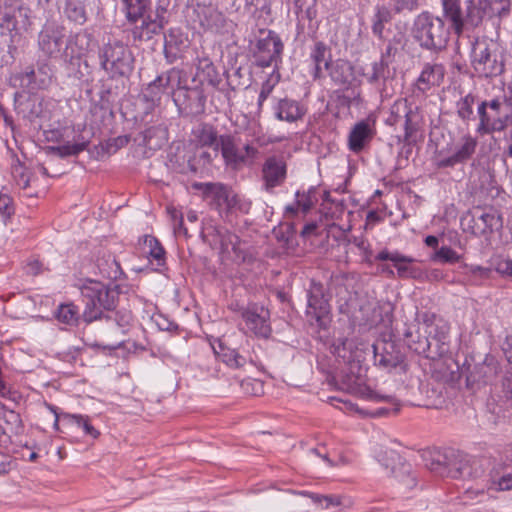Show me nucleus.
Returning a JSON list of instances; mask_svg holds the SVG:
<instances>
[{
    "label": "nucleus",
    "mask_w": 512,
    "mask_h": 512,
    "mask_svg": "<svg viewBox=\"0 0 512 512\" xmlns=\"http://www.w3.org/2000/svg\"><path fill=\"white\" fill-rule=\"evenodd\" d=\"M13 213L14 207L11 197L0 193V219L6 222Z\"/></svg>",
    "instance_id": "8fccbe9b"
},
{
    "label": "nucleus",
    "mask_w": 512,
    "mask_h": 512,
    "mask_svg": "<svg viewBox=\"0 0 512 512\" xmlns=\"http://www.w3.org/2000/svg\"><path fill=\"white\" fill-rule=\"evenodd\" d=\"M415 113L408 105L406 99H398L390 108V116L387 119L389 125H398L403 122L406 137L411 136L415 130Z\"/></svg>",
    "instance_id": "6ab92c4d"
},
{
    "label": "nucleus",
    "mask_w": 512,
    "mask_h": 512,
    "mask_svg": "<svg viewBox=\"0 0 512 512\" xmlns=\"http://www.w3.org/2000/svg\"><path fill=\"white\" fill-rule=\"evenodd\" d=\"M474 102L475 96L472 94H467L457 102V112L463 120H468L472 117Z\"/></svg>",
    "instance_id": "37998d69"
},
{
    "label": "nucleus",
    "mask_w": 512,
    "mask_h": 512,
    "mask_svg": "<svg viewBox=\"0 0 512 512\" xmlns=\"http://www.w3.org/2000/svg\"><path fill=\"white\" fill-rule=\"evenodd\" d=\"M235 198L237 201H236L235 205L233 206L232 211L238 210L242 213H248V211L251 207V202L249 200H247L246 198H244L240 195H237V194H235Z\"/></svg>",
    "instance_id": "680f3d73"
},
{
    "label": "nucleus",
    "mask_w": 512,
    "mask_h": 512,
    "mask_svg": "<svg viewBox=\"0 0 512 512\" xmlns=\"http://www.w3.org/2000/svg\"><path fill=\"white\" fill-rule=\"evenodd\" d=\"M194 135L202 148L215 147V151H217V133L212 126L206 124L200 125L194 130Z\"/></svg>",
    "instance_id": "c756f323"
},
{
    "label": "nucleus",
    "mask_w": 512,
    "mask_h": 512,
    "mask_svg": "<svg viewBox=\"0 0 512 512\" xmlns=\"http://www.w3.org/2000/svg\"><path fill=\"white\" fill-rule=\"evenodd\" d=\"M399 253L398 251H388V250H382L380 251L377 256H376V260L378 261H391L392 263L394 262H397L399 261L401 258H399Z\"/></svg>",
    "instance_id": "052dcab7"
},
{
    "label": "nucleus",
    "mask_w": 512,
    "mask_h": 512,
    "mask_svg": "<svg viewBox=\"0 0 512 512\" xmlns=\"http://www.w3.org/2000/svg\"><path fill=\"white\" fill-rule=\"evenodd\" d=\"M180 79V71L177 69L173 68L162 73L147 86L144 92L145 99L152 104H156L160 102L163 97H172L175 91L180 87Z\"/></svg>",
    "instance_id": "6e6552de"
},
{
    "label": "nucleus",
    "mask_w": 512,
    "mask_h": 512,
    "mask_svg": "<svg viewBox=\"0 0 512 512\" xmlns=\"http://www.w3.org/2000/svg\"><path fill=\"white\" fill-rule=\"evenodd\" d=\"M213 350L230 367H239L244 363V358L236 350L225 347L221 342L218 343L217 347L213 345Z\"/></svg>",
    "instance_id": "2f4dec72"
},
{
    "label": "nucleus",
    "mask_w": 512,
    "mask_h": 512,
    "mask_svg": "<svg viewBox=\"0 0 512 512\" xmlns=\"http://www.w3.org/2000/svg\"><path fill=\"white\" fill-rule=\"evenodd\" d=\"M259 136H256V139L254 142L259 145L260 147L267 146L269 144L281 142L284 137H274V136H267L264 132L262 127H259Z\"/></svg>",
    "instance_id": "4d7b16f0"
},
{
    "label": "nucleus",
    "mask_w": 512,
    "mask_h": 512,
    "mask_svg": "<svg viewBox=\"0 0 512 512\" xmlns=\"http://www.w3.org/2000/svg\"><path fill=\"white\" fill-rule=\"evenodd\" d=\"M343 100L349 107L360 105L362 102L360 89L357 87H353L351 88V90H347L343 94Z\"/></svg>",
    "instance_id": "864d4df0"
},
{
    "label": "nucleus",
    "mask_w": 512,
    "mask_h": 512,
    "mask_svg": "<svg viewBox=\"0 0 512 512\" xmlns=\"http://www.w3.org/2000/svg\"><path fill=\"white\" fill-rule=\"evenodd\" d=\"M100 64L110 77L128 76L133 70V55L120 41H110L99 52Z\"/></svg>",
    "instance_id": "39448f33"
},
{
    "label": "nucleus",
    "mask_w": 512,
    "mask_h": 512,
    "mask_svg": "<svg viewBox=\"0 0 512 512\" xmlns=\"http://www.w3.org/2000/svg\"><path fill=\"white\" fill-rule=\"evenodd\" d=\"M385 69L386 65L382 61L374 62L372 64V72L368 75V81L370 83H375L380 79H383L385 77Z\"/></svg>",
    "instance_id": "6e6d98bb"
},
{
    "label": "nucleus",
    "mask_w": 512,
    "mask_h": 512,
    "mask_svg": "<svg viewBox=\"0 0 512 512\" xmlns=\"http://www.w3.org/2000/svg\"><path fill=\"white\" fill-rule=\"evenodd\" d=\"M310 57L314 62V77L321 76L323 70H328L331 65L330 53L328 47L323 42L315 43Z\"/></svg>",
    "instance_id": "a878e982"
},
{
    "label": "nucleus",
    "mask_w": 512,
    "mask_h": 512,
    "mask_svg": "<svg viewBox=\"0 0 512 512\" xmlns=\"http://www.w3.org/2000/svg\"><path fill=\"white\" fill-rule=\"evenodd\" d=\"M492 266L496 272L505 277L512 278V260L509 258L496 257L492 260Z\"/></svg>",
    "instance_id": "09e8293b"
},
{
    "label": "nucleus",
    "mask_w": 512,
    "mask_h": 512,
    "mask_svg": "<svg viewBox=\"0 0 512 512\" xmlns=\"http://www.w3.org/2000/svg\"><path fill=\"white\" fill-rule=\"evenodd\" d=\"M300 494L310 497L314 504L324 509H327L331 506H338L341 503L340 499L336 496L320 495L306 491L300 492Z\"/></svg>",
    "instance_id": "79ce46f5"
},
{
    "label": "nucleus",
    "mask_w": 512,
    "mask_h": 512,
    "mask_svg": "<svg viewBox=\"0 0 512 512\" xmlns=\"http://www.w3.org/2000/svg\"><path fill=\"white\" fill-rule=\"evenodd\" d=\"M464 268L467 269V275L475 284H480L481 281L488 279L492 271L489 267L474 264H464Z\"/></svg>",
    "instance_id": "ea45409f"
},
{
    "label": "nucleus",
    "mask_w": 512,
    "mask_h": 512,
    "mask_svg": "<svg viewBox=\"0 0 512 512\" xmlns=\"http://www.w3.org/2000/svg\"><path fill=\"white\" fill-rule=\"evenodd\" d=\"M196 69L197 77L200 79V81L207 82L213 86L218 84V73L212 61L208 57L198 58Z\"/></svg>",
    "instance_id": "bb28decb"
},
{
    "label": "nucleus",
    "mask_w": 512,
    "mask_h": 512,
    "mask_svg": "<svg viewBox=\"0 0 512 512\" xmlns=\"http://www.w3.org/2000/svg\"><path fill=\"white\" fill-rule=\"evenodd\" d=\"M272 109L277 120L287 123L301 120L307 112L303 103L287 97L276 100Z\"/></svg>",
    "instance_id": "dca6fc26"
},
{
    "label": "nucleus",
    "mask_w": 512,
    "mask_h": 512,
    "mask_svg": "<svg viewBox=\"0 0 512 512\" xmlns=\"http://www.w3.org/2000/svg\"><path fill=\"white\" fill-rule=\"evenodd\" d=\"M15 463L9 455L0 452V475L11 471Z\"/></svg>",
    "instance_id": "bf43d9fd"
},
{
    "label": "nucleus",
    "mask_w": 512,
    "mask_h": 512,
    "mask_svg": "<svg viewBox=\"0 0 512 512\" xmlns=\"http://www.w3.org/2000/svg\"><path fill=\"white\" fill-rule=\"evenodd\" d=\"M399 258H401L399 261L393 263L398 275L403 278L415 277L416 270L411 266L414 259L401 253H399Z\"/></svg>",
    "instance_id": "a19ab883"
},
{
    "label": "nucleus",
    "mask_w": 512,
    "mask_h": 512,
    "mask_svg": "<svg viewBox=\"0 0 512 512\" xmlns=\"http://www.w3.org/2000/svg\"><path fill=\"white\" fill-rule=\"evenodd\" d=\"M478 145L477 138L471 134H463L453 141L448 148L447 155L440 152L438 159L439 167H453L465 163L474 155Z\"/></svg>",
    "instance_id": "0eeeda50"
},
{
    "label": "nucleus",
    "mask_w": 512,
    "mask_h": 512,
    "mask_svg": "<svg viewBox=\"0 0 512 512\" xmlns=\"http://www.w3.org/2000/svg\"><path fill=\"white\" fill-rule=\"evenodd\" d=\"M0 442L6 437L18 435L22 432V420L18 413L13 410L1 407L0 409Z\"/></svg>",
    "instance_id": "5701e85b"
},
{
    "label": "nucleus",
    "mask_w": 512,
    "mask_h": 512,
    "mask_svg": "<svg viewBox=\"0 0 512 512\" xmlns=\"http://www.w3.org/2000/svg\"><path fill=\"white\" fill-rule=\"evenodd\" d=\"M436 458L430 462V463H426V466L429 470L433 471V472H436V473H439V474H442V470L444 469V466L440 460V454L437 453L436 455Z\"/></svg>",
    "instance_id": "338daca9"
},
{
    "label": "nucleus",
    "mask_w": 512,
    "mask_h": 512,
    "mask_svg": "<svg viewBox=\"0 0 512 512\" xmlns=\"http://www.w3.org/2000/svg\"><path fill=\"white\" fill-rule=\"evenodd\" d=\"M126 10V17L129 22L135 23L143 17L144 12L150 5V0H122Z\"/></svg>",
    "instance_id": "7c9ffc66"
},
{
    "label": "nucleus",
    "mask_w": 512,
    "mask_h": 512,
    "mask_svg": "<svg viewBox=\"0 0 512 512\" xmlns=\"http://www.w3.org/2000/svg\"><path fill=\"white\" fill-rule=\"evenodd\" d=\"M392 9L385 5H378L372 26L373 33L381 37L384 29V24L387 23L392 17Z\"/></svg>",
    "instance_id": "c9c22d12"
},
{
    "label": "nucleus",
    "mask_w": 512,
    "mask_h": 512,
    "mask_svg": "<svg viewBox=\"0 0 512 512\" xmlns=\"http://www.w3.org/2000/svg\"><path fill=\"white\" fill-rule=\"evenodd\" d=\"M27 272L36 275L40 272L41 263L37 259L30 260L26 266Z\"/></svg>",
    "instance_id": "774afa93"
},
{
    "label": "nucleus",
    "mask_w": 512,
    "mask_h": 512,
    "mask_svg": "<svg viewBox=\"0 0 512 512\" xmlns=\"http://www.w3.org/2000/svg\"><path fill=\"white\" fill-rule=\"evenodd\" d=\"M189 46L188 36L180 29L172 28L165 35L164 52L168 59L175 60Z\"/></svg>",
    "instance_id": "aec40b11"
},
{
    "label": "nucleus",
    "mask_w": 512,
    "mask_h": 512,
    "mask_svg": "<svg viewBox=\"0 0 512 512\" xmlns=\"http://www.w3.org/2000/svg\"><path fill=\"white\" fill-rule=\"evenodd\" d=\"M460 2L461 0H442L444 16L451 22L452 28L458 35L462 33L464 25Z\"/></svg>",
    "instance_id": "b1692460"
},
{
    "label": "nucleus",
    "mask_w": 512,
    "mask_h": 512,
    "mask_svg": "<svg viewBox=\"0 0 512 512\" xmlns=\"http://www.w3.org/2000/svg\"><path fill=\"white\" fill-rule=\"evenodd\" d=\"M144 245L147 248V254L150 259L155 260L158 266L165 262V251L160 242L153 236L146 235L144 238Z\"/></svg>",
    "instance_id": "72a5a7b5"
},
{
    "label": "nucleus",
    "mask_w": 512,
    "mask_h": 512,
    "mask_svg": "<svg viewBox=\"0 0 512 512\" xmlns=\"http://www.w3.org/2000/svg\"><path fill=\"white\" fill-rule=\"evenodd\" d=\"M329 75L338 85L351 84L353 80V67L348 61L336 60L329 66Z\"/></svg>",
    "instance_id": "393cba45"
},
{
    "label": "nucleus",
    "mask_w": 512,
    "mask_h": 512,
    "mask_svg": "<svg viewBox=\"0 0 512 512\" xmlns=\"http://www.w3.org/2000/svg\"><path fill=\"white\" fill-rule=\"evenodd\" d=\"M413 35L421 47L439 51L448 43L449 30L440 17L423 12L414 21Z\"/></svg>",
    "instance_id": "7ed1b4c3"
},
{
    "label": "nucleus",
    "mask_w": 512,
    "mask_h": 512,
    "mask_svg": "<svg viewBox=\"0 0 512 512\" xmlns=\"http://www.w3.org/2000/svg\"><path fill=\"white\" fill-rule=\"evenodd\" d=\"M375 135L374 122L365 119L354 124L348 135V148L354 153L361 152Z\"/></svg>",
    "instance_id": "2eb2a0df"
},
{
    "label": "nucleus",
    "mask_w": 512,
    "mask_h": 512,
    "mask_svg": "<svg viewBox=\"0 0 512 512\" xmlns=\"http://www.w3.org/2000/svg\"><path fill=\"white\" fill-rule=\"evenodd\" d=\"M465 464L459 468H456L455 471H451V476L454 478H464L466 476H472L470 472V468L467 466L468 460H464Z\"/></svg>",
    "instance_id": "69168bd1"
},
{
    "label": "nucleus",
    "mask_w": 512,
    "mask_h": 512,
    "mask_svg": "<svg viewBox=\"0 0 512 512\" xmlns=\"http://www.w3.org/2000/svg\"><path fill=\"white\" fill-rule=\"evenodd\" d=\"M270 314L262 305L249 304L242 312L247 329L257 337L267 338L271 333Z\"/></svg>",
    "instance_id": "9d476101"
},
{
    "label": "nucleus",
    "mask_w": 512,
    "mask_h": 512,
    "mask_svg": "<svg viewBox=\"0 0 512 512\" xmlns=\"http://www.w3.org/2000/svg\"><path fill=\"white\" fill-rule=\"evenodd\" d=\"M221 153L227 165L238 167L239 165L253 162L258 156V149L250 144L238 148L230 136L220 137Z\"/></svg>",
    "instance_id": "1a4fd4ad"
},
{
    "label": "nucleus",
    "mask_w": 512,
    "mask_h": 512,
    "mask_svg": "<svg viewBox=\"0 0 512 512\" xmlns=\"http://www.w3.org/2000/svg\"><path fill=\"white\" fill-rule=\"evenodd\" d=\"M392 473L405 488L411 489L416 486V478L411 474L409 465L401 464L398 469L393 467Z\"/></svg>",
    "instance_id": "58836bf2"
},
{
    "label": "nucleus",
    "mask_w": 512,
    "mask_h": 512,
    "mask_svg": "<svg viewBox=\"0 0 512 512\" xmlns=\"http://www.w3.org/2000/svg\"><path fill=\"white\" fill-rule=\"evenodd\" d=\"M283 43L280 37L271 30H260L256 41L254 55L256 63L261 67L277 64L281 58Z\"/></svg>",
    "instance_id": "423d86ee"
},
{
    "label": "nucleus",
    "mask_w": 512,
    "mask_h": 512,
    "mask_svg": "<svg viewBox=\"0 0 512 512\" xmlns=\"http://www.w3.org/2000/svg\"><path fill=\"white\" fill-rule=\"evenodd\" d=\"M377 460L386 468L390 466V463L388 461H394L396 458H399L398 455L392 451H385V457H382L380 454L376 455Z\"/></svg>",
    "instance_id": "0e129e2a"
},
{
    "label": "nucleus",
    "mask_w": 512,
    "mask_h": 512,
    "mask_svg": "<svg viewBox=\"0 0 512 512\" xmlns=\"http://www.w3.org/2000/svg\"><path fill=\"white\" fill-rule=\"evenodd\" d=\"M471 65L479 77H493L504 70L500 45L488 37H478L472 44Z\"/></svg>",
    "instance_id": "f257e3e1"
},
{
    "label": "nucleus",
    "mask_w": 512,
    "mask_h": 512,
    "mask_svg": "<svg viewBox=\"0 0 512 512\" xmlns=\"http://www.w3.org/2000/svg\"><path fill=\"white\" fill-rule=\"evenodd\" d=\"M424 244L427 247L433 248L429 259L431 262L453 265L462 262L463 254L457 252L454 248L448 245L439 247V238L434 235H428L424 238Z\"/></svg>",
    "instance_id": "f3484780"
},
{
    "label": "nucleus",
    "mask_w": 512,
    "mask_h": 512,
    "mask_svg": "<svg viewBox=\"0 0 512 512\" xmlns=\"http://www.w3.org/2000/svg\"><path fill=\"white\" fill-rule=\"evenodd\" d=\"M12 174L18 186L22 188H26L28 186L29 178L25 168L22 165H15L13 167Z\"/></svg>",
    "instance_id": "5fc2aeb1"
},
{
    "label": "nucleus",
    "mask_w": 512,
    "mask_h": 512,
    "mask_svg": "<svg viewBox=\"0 0 512 512\" xmlns=\"http://www.w3.org/2000/svg\"><path fill=\"white\" fill-rule=\"evenodd\" d=\"M480 123L477 132L488 134L504 130L512 123V102L507 98H496L478 106Z\"/></svg>",
    "instance_id": "20e7f679"
},
{
    "label": "nucleus",
    "mask_w": 512,
    "mask_h": 512,
    "mask_svg": "<svg viewBox=\"0 0 512 512\" xmlns=\"http://www.w3.org/2000/svg\"><path fill=\"white\" fill-rule=\"evenodd\" d=\"M167 213L170 215L172 221L174 222V226L182 229L183 226V216L182 213L177 210L174 206L167 207Z\"/></svg>",
    "instance_id": "e2e57ef3"
},
{
    "label": "nucleus",
    "mask_w": 512,
    "mask_h": 512,
    "mask_svg": "<svg viewBox=\"0 0 512 512\" xmlns=\"http://www.w3.org/2000/svg\"><path fill=\"white\" fill-rule=\"evenodd\" d=\"M263 187L271 192L284 183L287 175V165L282 156L272 155L265 159L261 169Z\"/></svg>",
    "instance_id": "f8f14e48"
},
{
    "label": "nucleus",
    "mask_w": 512,
    "mask_h": 512,
    "mask_svg": "<svg viewBox=\"0 0 512 512\" xmlns=\"http://www.w3.org/2000/svg\"><path fill=\"white\" fill-rule=\"evenodd\" d=\"M89 38L86 33H77L67 42L65 53L67 57H80L87 50Z\"/></svg>",
    "instance_id": "c85d7f7f"
},
{
    "label": "nucleus",
    "mask_w": 512,
    "mask_h": 512,
    "mask_svg": "<svg viewBox=\"0 0 512 512\" xmlns=\"http://www.w3.org/2000/svg\"><path fill=\"white\" fill-rule=\"evenodd\" d=\"M312 194H314V191L312 190H310L307 194L300 195L299 193H297L298 208L304 213L309 211L316 201L315 197L312 196Z\"/></svg>",
    "instance_id": "603ef678"
},
{
    "label": "nucleus",
    "mask_w": 512,
    "mask_h": 512,
    "mask_svg": "<svg viewBox=\"0 0 512 512\" xmlns=\"http://www.w3.org/2000/svg\"><path fill=\"white\" fill-rule=\"evenodd\" d=\"M280 81V74L278 71L273 70L272 73L268 76L267 80L262 84L259 97H258V107L261 108L263 103L267 100V98L272 93L275 86Z\"/></svg>",
    "instance_id": "e433bc0d"
},
{
    "label": "nucleus",
    "mask_w": 512,
    "mask_h": 512,
    "mask_svg": "<svg viewBox=\"0 0 512 512\" xmlns=\"http://www.w3.org/2000/svg\"><path fill=\"white\" fill-rule=\"evenodd\" d=\"M486 486L488 487V483L486 484ZM490 491L491 490H488V488L485 490L478 484H476L475 486H469L466 488L464 492L463 501L465 503L483 502L490 497Z\"/></svg>",
    "instance_id": "4c0bfd02"
},
{
    "label": "nucleus",
    "mask_w": 512,
    "mask_h": 512,
    "mask_svg": "<svg viewBox=\"0 0 512 512\" xmlns=\"http://www.w3.org/2000/svg\"><path fill=\"white\" fill-rule=\"evenodd\" d=\"M195 187L202 190L204 198L215 205L220 211H232L236 203L235 193L228 190L223 184L205 183L196 184Z\"/></svg>",
    "instance_id": "ddd939ff"
},
{
    "label": "nucleus",
    "mask_w": 512,
    "mask_h": 512,
    "mask_svg": "<svg viewBox=\"0 0 512 512\" xmlns=\"http://www.w3.org/2000/svg\"><path fill=\"white\" fill-rule=\"evenodd\" d=\"M510 0H478L477 6H469L467 17L477 25L484 17H503L510 11Z\"/></svg>",
    "instance_id": "9b49d317"
},
{
    "label": "nucleus",
    "mask_w": 512,
    "mask_h": 512,
    "mask_svg": "<svg viewBox=\"0 0 512 512\" xmlns=\"http://www.w3.org/2000/svg\"><path fill=\"white\" fill-rule=\"evenodd\" d=\"M86 303L83 316L87 322L101 317L103 311L111 310L116 305L118 292L96 280H86L80 287Z\"/></svg>",
    "instance_id": "f03ea898"
},
{
    "label": "nucleus",
    "mask_w": 512,
    "mask_h": 512,
    "mask_svg": "<svg viewBox=\"0 0 512 512\" xmlns=\"http://www.w3.org/2000/svg\"><path fill=\"white\" fill-rule=\"evenodd\" d=\"M372 349L376 365L383 367L385 369L395 368L398 365L399 358L397 356H394L392 354L384 355L382 353H379V348L377 345H373Z\"/></svg>",
    "instance_id": "c03bdc74"
},
{
    "label": "nucleus",
    "mask_w": 512,
    "mask_h": 512,
    "mask_svg": "<svg viewBox=\"0 0 512 512\" xmlns=\"http://www.w3.org/2000/svg\"><path fill=\"white\" fill-rule=\"evenodd\" d=\"M512 489V474H505L498 479L491 477L488 480V490L506 491Z\"/></svg>",
    "instance_id": "a18cd8bd"
},
{
    "label": "nucleus",
    "mask_w": 512,
    "mask_h": 512,
    "mask_svg": "<svg viewBox=\"0 0 512 512\" xmlns=\"http://www.w3.org/2000/svg\"><path fill=\"white\" fill-rule=\"evenodd\" d=\"M62 418L66 420L70 425L82 429L85 435H88L92 438H97L99 435V432L91 425L87 416L77 414H63Z\"/></svg>",
    "instance_id": "473e14b6"
},
{
    "label": "nucleus",
    "mask_w": 512,
    "mask_h": 512,
    "mask_svg": "<svg viewBox=\"0 0 512 512\" xmlns=\"http://www.w3.org/2000/svg\"><path fill=\"white\" fill-rule=\"evenodd\" d=\"M211 162V156L207 151H199V160L196 161V157L193 160H189V165L193 171H197L200 166H206Z\"/></svg>",
    "instance_id": "13d9d810"
},
{
    "label": "nucleus",
    "mask_w": 512,
    "mask_h": 512,
    "mask_svg": "<svg viewBox=\"0 0 512 512\" xmlns=\"http://www.w3.org/2000/svg\"><path fill=\"white\" fill-rule=\"evenodd\" d=\"M166 23V17H164L158 11L154 18H151L150 16L144 17L142 19L141 25L135 26L133 28V37L139 40H149L154 35L160 33Z\"/></svg>",
    "instance_id": "412c9836"
},
{
    "label": "nucleus",
    "mask_w": 512,
    "mask_h": 512,
    "mask_svg": "<svg viewBox=\"0 0 512 512\" xmlns=\"http://www.w3.org/2000/svg\"><path fill=\"white\" fill-rule=\"evenodd\" d=\"M56 318L66 325H74L79 319V310L73 304H62L57 309Z\"/></svg>",
    "instance_id": "f704fd0d"
},
{
    "label": "nucleus",
    "mask_w": 512,
    "mask_h": 512,
    "mask_svg": "<svg viewBox=\"0 0 512 512\" xmlns=\"http://www.w3.org/2000/svg\"><path fill=\"white\" fill-rule=\"evenodd\" d=\"M475 222L482 233L492 231L502 225L501 217L494 209L483 211L479 216H477Z\"/></svg>",
    "instance_id": "cd10ccee"
},
{
    "label": "nucleus",
    "mask_w": 512,
    "mask_h": 512,
    "mask_svg": "<svg viewBox=\"0 0 512 512\" xmlns=\"http://www.w3.org/2000/svg\"><path fill=\"white\" fill-rule=\"evenodd\" d=\"M445 68L441 64L424 65L420 75L415 81V91L422 94L428 92L432 88L438 87L444 80Z\"/></svg>",
    "instance_id": "a211bd4d"
},
{
    "label": "nucleus",
    "mask_w": 512,
    "mask_h": 512,
    "mask_svg": "<svg viewBox=\"0 0 512 512\" xmlns=\"http://www.w3.org/2000/svg\"><path fill=\"white\" fill-rule=\"evenodd\" d=\"M65 11L68 18L76 23L83 24L86 20L85 10L80 4L69 1Z\"/></svg>",
    "instance_id": "49530a36"
},
{
    "label": "nucleus",
    "mask_w": 512,
    "mask_h": 512,
    "mask_svg": "<svg viewBox=\"0 0 512 512\" xmlns=\"http://www.w3.org/2000/svg\"><path fill=\"white\" fill-rule=\"evenodd\" d=\"M64 37L65 32L61 26L46 23L39 34V48L44 54L56 57L61 52Z\"/></svg>",
    "instance_id": "4468645a"
},
{
    "label": "nucleus",
    "mask_w": 512,
    "mask_h": 512,
    "mask_svg": "<svg viewBox=\"0 0 512 512\" xmlns=\"http://www.w3.org/2000/svg\"><path fill=\"white\" fill-rule=\"evenodd\" d=\"M210 19L201 22V25L208 30L218 31L220 24L223 22V16L215 9H209Z\"/></svg>",
    "instance_id": "3c124183"
},
{
    "label": "nucleus",
    "mask_w": 512,
    "mask_h": 512,
    "mask_svg": "<svg viewBox=\"0 0 512 512\" xmlns=\"http://www.w3.org/2000/svg\"><path fill=\"white\" fill-rule=\"evenodd\" d=\"M307 301V314L318 322H322L323 318L329 314V305L320 286H313L308 293Z\"/></svg>",
    "instance_id": "4be33fe9"
},
{
    "label": "nucleus",
    "mask_w": 512,
    "mask_h": 512,
    "mask_svg": "<svg viewBox=\"0 0 512 512\" xmlns=\"http://www.w3.org/2000/svg\"><path fill=\"white\" fill-rule=\"evenodd\" d=\"M86 148V143L84 141L81 142H67L62 145L56 147V151L62 157L76 155L79 152L83 151Z\"/></svg>",
    "instance_id": "de8ad7c7"
}]
</instances>
